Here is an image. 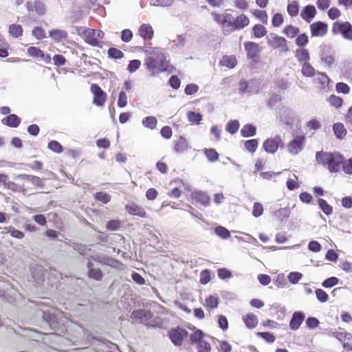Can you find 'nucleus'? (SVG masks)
<instances>
[{
  "label": "nucleus",
  "mask_w": 352,
  "mask_h": 352,
  "mask_svg": "<svg viewBox=\"0 0 352 352\" xmlns=\"http://www.w3.org/2000/svg\"><path fill=\"white\" fill-rule=\"evenodd\" d=\"M316 160L318 164L327 166L329 172L337 173L343 162V156L337 152L318 151L316 154Z\"/></svg>",
  "instance_id": "nucleus-1"
},
{
  "label": "nucleus",
  "mask_w": 352,
  "mask_h": 352,
  "mask_svg": "<svg viewBox=\"0 0 352 352\" xmlns=\"http://www.w3.org/2000/svg\"><path fill=\"white\" fill-rule=\"evenodd\" d=\"M40 309L42 311V318L46 325L52 330L60 331L63 329L64 317L62 311L54 309L47 310Z\"/></svg>",
  "instance_id": "nucleus-2"
},
{
  "label": "nucleus",
  "mask_w": 352,
  "mask_h": 352,
  "mask_svg": "<svg viewBox=\"0 0 352 352\" xmlns=\"http://www.w3.org/2000/svg\"><path fill=\"white\" fill-rule=\"evenodd\" d=\"M146 65L148 69L153 72H164L168 69V61L162 52L157 51L147 58Z\"/></svg>",
  "instance_id": "nucleus-3"
},
{
  "label": "nucleus",
  "mask_w": 352,
  "mask_h": 352,
  "mask_svg": "<svg viewBox=\"0 0 352 352\" xmlns=\"http://www.w3.org/2000/svg\"><path fill=\"white\" fill-rule=\"evenodd\" d=\"M331 31L333 34H340L344 39L352 41V25L349 21H336Z\"/></svg>",
  "instance_id": "nucleus-4"
},
{
  "label": "nucleus",
  "mask_w": 352,
  "mask_h": 352,
  "mask_svg": "<svg viewBox=\"0 0 352 352\" xmlns=\"http://www.w3.org/2000/svg\"><path fill=\"white\" fill-rule=\"evenodd\" d=\"M188 335V331L179 327L172 328L168 331V337L172 343L176 346H180Z\"/></svg>",
  "instance_id": "nucleus-5"
},
{
  "label": "nucleus",
  "mask_w": 352,
  "mask_h": 352,
  "mask_svg": "<svg viewBox=\"0 0 352 352\" xmlns=\"http://www.w3.org/2000/svg\"><path fill=\"white\" fill-rule=\"evenodd\" d=\"M267 44L273 49H280V52L287 53L289 51L287 45V40L282 36H278L275 34H270L267 37Z\"/></svg>",
  "instance_id": "nucleus-6"
},
{
  "label": "nucleus",
  "mask_w": 352,
  "mask_h": 352,
  "mask_svg": "<svg viewBox=\"0 0 352 352\" xmlns=\"http://www.w3.org/2000/svg\"><path fill=\"white\" fill-rule=\"evenodd\" d=\"M85 41L91 46H99V39L104 36V32L100 30L87 29L84 31Z\"/></svg>",
  "instance_id": "nucleus-7"
},
{
  "label": "nucleus",
  "mask_w": 352,
  "mask_h": 352,
  "mask_svg": "<svg viewBox=\"0 0 352 352\" xmlns=\"http://www.w3.org/2000/svg\"><path fill=\"white\" fill-rule=\"evenodd\" d=\"M305 138L303 135L296 136L287 144V151L292 155L298 154L304 148Z\"/></svg>",
  "instance_id": "nucleus-8"
},
{
  "label": "nucleus",
  "mask_w": 352,
  "mask_h": 352,
  "mask_svg": "<svg viewBox=\"0 0 352 352\" xmlns=\"http://www.w3.org/2000/svg\"><path fill=\"white\" fill-rule=\"evenodd\" d=\"M94 95L93 103L98 107L104 104L107 98V94L97 84H92L90 87Z\"/></svg>",
  "instance_id": "nucleus-9"
},
{
  "label": "nucleus",
  "mask_w": 352,
  "mask_h": 352,
  "mask_svg": "<svg viewBox=\"0 0 352 352\" xmlns=\"http://www.w3.org/2000/svg\"><path fill=\"white\" fill-rule=\"evenodd\" d=\"M282 144L283 142L280 136L276 135L274 138L265 140L263 144V148L265 152L274 154Z\"/></svg>",
  "instance_id": "nucleus-10"
},
{
  "label": "nucleus",
  "mask_w": 352,
  "mask_h": 352,
  "mask_svg": "<svg viewBox=\"0 0 352 352\" xmlns=\"http://www.w3.org/2000/svg\"><path fill=\"white\" fill-rule=\"evenodd\" d=\"M250 23L248 17L245 14H241L234 21L228 22V26L231 28L232 31L239 30L247 26Z\"/></svg>",
  "instance_id": "nucleus-11"
},
{
  "label": "nucleus",
  "mask_w": 352,
  "mask_h": 352,
  "mask_svg": "<svg viewBox=\"0 0 352 352\" xmlns=\"http://www.w3.org/2000/svg\"><path fill=\"white\" fill-rule=\"evenodd\" d=\"M91 258L95 260L92 256L87 258V276L90 278L94 279L97 281H100L102 279L103 273L99 268L94 267V264L91 261Z\"/></svg>",
  "instance_id": "nucleus-12"
},
{
  "label": "nucleus",
  "mask_w": 352,
  "mask_h": 352,
  "mask_svg": "<svg viewBox=\"0 0 352 352\" xmlns=\"http://www.w3.org/2000/svg\"><path fill=\"white\" fill-rule=\"evenodd\" d=\"M153 314L148 309H138L133 311L131 318L138 321L140 323L145 324L148 320L153 318Z\"/></svg>",
  "instance_id": "nucleus-13"
},
{
  "label": "nucleus",
  "mask_w": 352,
  "mask_h": 352,
  "mask_svg": "<svg viewBox=\"0 0 352 352\" xmlns=\"http://www.w3.org/2000/svg\"><path fill=\"white\" fill-rule=\"evenodd\" d=\"M318 77L315 78L314 82L320 90L327 92L329 90V82L331 79L326 73L317 72Z\"/></svg>",
  "instance_id": "nucleus-14"
},
{
  "label": "nucleus",
  "mask_w": 352,
  "mask_h": 352,
  "mask_svg": "<svg viewBox=\"0 0 352 352\" xmlns=\"http://www.w3.org/2000/svg\"><path fill=\"white\" fill-rule=\"evenodd\" d=\"M327 24L322 21L313 23L310 25L311 33L313 36H323L327 32Z\"/></svg>",
  "instance_id": "nucleus-15"
},
{
  "label": "nucleus",
  "mask_w": 352,
  "mask_h": 352,
  "mask_svg": "<svg viewBox=\"0 0 352 352\" xmlns=\"http://www.w3.org/2000/svg\"><path fill=\"white\" fill-rule=\"evenodd\" d=\"M244 48L247 54V58L254 59L260 53L259 45L256 43L248 41L244 43Z\"/></svg>",
  "instance_id": "nucleus-16"
},
{
  "label": "nucleus",
  "mask_w": 352,
  "mask_h": 352,
  "mask_svg": "<svg viewBox=\"0 0 352 352\" xmlns=\"http://www.w3.org/2000/svg\"><path fill=\"white\" fill-rule=\"evenodd\" d=\"M26 8L29 12H35L39 16L44 15L46 12L45 4L40 1H34V2H27Z\"/></svg>",
  "instance_id": "nucleus-17"
},
{
  "label": "nucleus",
  "mask_w": 352,
  "mask_h": 352,
  "mask_svg": "<svg viewBox=\"0 0 352 352\" xmlns=\"http://www.w3.org/2000/svg\"><path fill=\"white\" fill-rule=\"evenodd\" d=\"M329 49H327L325 46L320 54L322 63L327 68H331L335 64V57L333 54L329 52Z\"/></svg>",
  "instance_id": "nucleus-18"
},
{
  "label": "nucleus",
  "mask_w": 352,
  "mask_h": 352,
  "mask_svg": "<svg viewBox=\"0 0 352 352\" xmlns=\"http://www.w3.org/2000/svg\"><path fill=\"white\" fill-rule=\"evenodd\" d=\"M305 318V315L302 311H295L289 322V328L292 330H297L302 323Z\"/></svg>",
  "instance_id": "nucleus-19"
},
{
  "label": "nucleus",
  "mask_w": 352,
  "mask_h": 352,
  "mask_svg": "<svg viewBox=\"0 0 352 352\" xmlns=\"http://www.w3.org/2000/svg\"><path fill=\"white\" fill-rule=\"evenodd\" d=\"M316 10L314 6L307 5L303 8L300 12V16L307 23H310L316 14Z\"/></svg>",
  "instance_id": "nucleus-20"
},
{
  "label": "nucleus",
  "mask_w": 352,
  "mask_h": 352,
  "mask_svg": "<svg viewBox=\"0 0 352 352\" xmlns=\"http://www.w3.org/2000/svg\"><path fill=\"white\" fill-rule=\"evenodd\" d=\"M125 209L131 215H136L142 218L146 217V213L144 208L135 204L133 203L126 205Z\"/></svg>",
  "instance_id": "nucleus-21"
},
{
  "label": "nucleus",
  "mask_w": 352,
  "mask_h": 352,
  "mask_svg": "<svg viewBox=\"0 0 352 352\" xmlns=\"http://www.w3.org/2000/svg\"><path fill=\"white\" fill-rule=\"evenodd\" d=\"M16 179L21 181H28L31 182L34 186L38 187H43L44 186L43 180L40 177L35 175L21 174L17 175Z\"/></svg>",
  "instance_id": "nucleus-22"
},
{
  "label": "nucleus",
  "mask_w": 352,
  "mask_h": 352,
  "mask_svg": "<svg viewBox=\"0 0 352 352\" xmlns=\"http://www.w3.org/2000/svg\"><path fill=\"white\" fill-rule=\"evenodd\" d=\"M192 199L205 207L208 206L210 203V197L206 192L201 191L193 192Z\"/></svg>",
  "instance_id": "nucleus-23"
},
{
  "label": "nucleus",
  "mask_w": 352,
  "mask_h": 352,
  "mask_svg": "<svg viewBox=\"0 0 352 352\" xmlns=\"http://www.w3.org/2000/svg\"><path fill=\"white\" fill-rule=\"evenodd\" d=\"M188 148V143L186 139L180 136L177 140L174 141L173 151L177 153H182Z\"/></svg>",
  "instance_id": "nucleus-24"
},
{
  "label": "nucleus",
  "mask_w": 352,
  "mask_h": 352,
  "mask_svg": "<svg viewBox=\"0 0 352 352\" xmlns=\"http://www.w3.org/2000/svg\"><path fill=\"white\" fill-rule=\"evenodd\" d=\"M139 35L142 37L144 40H149L153 36V30L151 25L142 24L138 29Z\"/></svg>",
  "instance_id": "nucleus-25"
},
{
  "label": "nucleus",
  "mask_w": 352,
  "mask_h": 352,
  "mask_svg": "<svg viewBox=\"0 0 352 352\" xmlns=\"http://www.w3.org/2000/svg\"><path fill=\"white\" fill-rule=\"evenodd\" d=\"M1 122L10 127L16 128L21 123V119L16 114H10L1 120Z\"/></svg>",
  "instance_id": "nucleus-26"
},
{
  "label": "nucleus",
  "mask_w": 352,
  "mask_h": 352,
  "mask_svg": "<svg viewBox=\"0 0 352 352\" xmlns=\"http://www.w3.org/2000/svg\"><path fill=\"white\" fill-rule=\"evenodd\" d=\"M278 116L281 122L288 124L289 120L292 118L293 112L291 109L283 107L278 111Z\"/></svg>",
  "instance_id": "nucleus-27"
},
{
  "label": "nucleus",
  "mask_w": 352,
  "mask_h": 352,
  "mask_svg": "<svg viewBox=\"0 0 352 352\" xmlns=\"http://www.w3.org/2000/svg\"><path fill=\"white\" fill-rule=\"evenodd\" d=\"M333 131L338 139L342 140L346 135V129L341 122H336L333 125Z\"/></svg>",
  "instance_id": "nucleus-28"
},
{
  "label": "nucleus",
  "mask_w": 352,
  "mask_h": 352,
  "mask_svg": "<svg viewBox=\"0 0 352 352\" xmlns=\"http://www.w3.org/2000/svg\"><path fill=\"white\" fill-rule=\"evenodd\" d=\"M49 36L54 41L58 42L67 37V33L65 30L55 29L49 32Z\"/></svg>",
  "instance_id": "nucleus-29"
},
{
  "label": "nucleus",
  "mask_w": 352,
  "mask_h": 352,
  "mask_svg": "<svg viewBox=\"0 0 352 352\" xmlns=\"http://www.w3.org/2000/svg\"><path fill=\"white\" fill-rule=\"evenodd\" d=\"M295 56L298 61L301 63H307L310 59L309 51L305 48L297 49L295 52Z\"/></svg>",
  "instance_id": "nucleus-30"
},
{
  "label": "nucleus",
  "mask_w": 352,
  "mask_h": 352,
  "mask_svg": "<svg viewBox=\"0 0 352 352\" xmlns=\"http://www.w3.org/2000/svg\"><path fill=\"white\" fill-rule=\"evenodd\" d=\"M256 132V127L251 124H245L241 129V135L243 138L252 137L255 135Z\"/></svg>",
  "instance_id": "nucleus-31"
},
{
  "label": "nucleus",
  "mask_w": 352,
  "mask_h": 352,
  "mask_svg": "<svg viewBox=\"0 0 352 352\" xmlns=\"http://www.w3.org/2000/svg\"><path fill=\"white\" fill-rule=\"evenodd\" d=\"M243 319L248 329H253L258 324V318L254 314H248Z\"/></svg>",
  "instance_id": "nucleus-32"
},
{
  "label": "nucleus",
  "mask_w": 352,
  "mask_h": 352,
  "mask_svg": "<svg viewBox=\"0 0 352 352\" xmlns=\"http://www.w3.org/2000/svg\"><path fill=\"white\" fill-rule=\"evenodd\" d=\"M220 65L230 69L234 68L236 65V59L234 56H223L220 61Z\"/></svg>",
  "instance_id": "nucleus-33"
},
{
  "label": "nucleus",
  "mask_w": 352,
  "mask_h": 352,
  "mask_svg": "<svg viewBox=\"0 0 352 352\" xmlns=\"http://www.w3.org/2000/svg\"><path fill=\"white\" fill-rule=\"evenodd\" d=\"M302 74L306 77H313L317 74V72L314 67L309 63H304L302 66Z\"/></svg>",
  "instance_id": "nucleus-34"
},
{
  "label": "nucleus",
  "mask_w": 352,
  "mask_h": 352,
  "mask_svg": "<svg viewBox=\"0 0 352 352\" xmlns=\"http://www.w3.org/2000/svg\"><path fill=\"white\" fill-rule=\"evenodd\" d=\"M318 204L320 209L327 216H329L333 212V207L329 205L324 199L319 198L318 199Z\"/></svg>",
  "instance_id": "nucleus-35"
},
{
  "label": "nucleus",
  "mask_w": 352,
  "mask_h": 352,
  "mask_svg": "<svg viewBox=\"0 0 352 352\" xmlns=\"http://www.w3.org/2000/svg\"><path fill=\"white\" fill-rule=\"evenodd\" d=\"M69 245L72 246L76 251L79 253V254L82 256H86L87 254V252L91 251V249L87 248L86 245L75 243L72 241H69Z\"/></svg>",
  "instance_id": "nucleus-36"
},
{
  "label": "nucleus",
  "mask_w": 352,
  "mask_h": 352,
  "mask_svg": "<svg viewBox=\"0 0 352 352\" xmlns=\"http://www.w3.org/2000/svg\"><path fill=\"white\" fill-rule=\"evenodd\" d=\"M288 14L294 17L298 15L299 12V4L297 1L289 2L287 6Z\"/></svg>",
  "instance_id": "nucleus-37"
},
{
  "label": "nucleus",
  "mask_w": 352,
  "mask_h": 352,
  "mask_svg": "<svg viewBox=\"0 0 352 352\" xmlns=\"http://www.w3.org/2000/svg\"><path fill=\"white\" fill-rule=\"evenodd\" d=\"M204 153L210 162H214L219 160V153L214 148H205Z\"/></svg>",
  "instance_id": "nucleus-38"
},
{
  "label": "nucleus",
  "mask_w": 352,
  "mask_h": 352,
  "mask_svg": "<svg viewBox=\"0 0 352 352\" xmlns=\"http://www.w3.org/2000/svg\"><path fill=\"white\" fill-rule=\"evenodd\" d=\"M9 33L14 38H18L23 34L22 26L18 24H12L9 26Z\"/></svg>",
  "instance_id": "nucleus-39"
},
{
  "label": "nucleus",
  "mask_w": 352,
  "mask_h": 352,
  "mask_svg": "<svg viewBox=\"0 0 352 352\" xmlns=\"http://www.w3.org/2000/svg\"><path fill=\"white\" fill-rule=\"evenodd\" d=\"M283 32L287 37L294 38L299 34L300 29L297 27L289 25L284 28Z\"/></svg>",
  "instance_id": "nucleus-40"
},
{
  "label": "nucleus",
  "mask_w": 352,
  "mask_h": 352,
  "mask_svg": "<svg viewBox=\"0 0 352 352\" xmlns=\"http://www.w3.org/2000/svg\"><path fill=\"white\" fill-rule=\"evenodd\" d=\"M142 124L144 127L153 129L157 125V118L155 116H147L142 120Z\"/></svg>",
  "instance_id": "nucleus-41"
},
{
  "label": "nucleus",
  "mask_w": 352,
  "mask_h": 352,
  "mask_svg": "<svg viewBox=\"0 0 352 352\" xmlns=\"http://www.w3.org/2000/svg\"><path fill=\"white\" fill-rule=\"evenodd\" d=\"M239 122L236 120H230L226 124V130L230 134H235L239 129Z\"/></svg>",
  "instance_id": "nucleus-42"
},
{
  "label": "nucleus",
  "mask_w": 352,
  "mask_h": 352,
  "mask_svg": "<svg viewBox=\"0 0 352 352\" xmlns=\"http://www.w3.org/2000/svg\"><path fill=\"white\" fill-rule=\"evenodd\" d=\"M215 234L223 239H227L230 236V231L221 226H218L214 229Z\"/></svg>",
  "instance_id": "nucleus-43"
},
{
  "label": "nucleus",
  "mask_w": 352,
  "mask_h": 352,
  "mask_svg": "<svg viewBox=\"0 0 352 352\" xmlns=\"http://www.w3.org/2000/svg\"><path fill=\"white\" fill-rule=\"evenodd\" d=\"M205 336L204 332L200 330L197 329L195 331H194L190 335V340L191 344H195L199 343V342L201 341Z\"/></svg>",
  "instance_id": "nucleus-44"
},
{
  "label": "nucleus",
  "mask_w": 352,
  "mask_h": 352,
  "mask_svg": "<svg viewBox=\"0 0 352 352\" xmlns=\"http://www.w3.org/2000/svg\"><path fill=\"white\" fill-rule=\"evenodd\" d=\"M252 32L256 38H261L267 34L266 28L261 24H256L253 26Z\"/></svg>",
  "instance_id": "nucleus-45"
},
{
  "label": "nucleus",
  "mask_w": 352,
  "mask_h": 352,
  "mask_svg": "<svg viewBox=\"0 0 352 352\" xmlns=\"http://www.w3.org/2000/svg\"><path fill=\"white\" fill-rule=\"evenodd\" d=\"M274 215L281 221L289 218L290 215V210L288 208H283L275 211Z\"/></svg>",
  "instance_id": "nucleus-46"
},
{
  "label": "nucleus",
  "mask_w": 352,
  "mask_h": 352,
  "mask_svg": "<svg viewBox=\"0 0 352 352\" xmlns=\"http://www.w3.org/2000/svg\"><path fill=\"white\" fill-rule=\"evenodd\" d=\"M186 44L185 36L184 35H177V39L173 41V48H176L182 50Z\"/></svg>",
  "instance_id": "nucleus-47"
},
{
  "label": "nucleus",
  "mask_w": 352,
  "mask_h": 352,
  "mask_svg": "<svg viewBox=\"0 0 352 352\" xmlns=\"http://www.w3.org/2000/svg\"><path fill=\"white\" fill-rule=\"evenodd\" d=\"M32 34L38 40H42L47 37L45 30L40 26L34 28L32 30Z\"/></svg>",
  "instance_id": "nucleus-48"
},
{
  "label": "nucleus",
  "mask_w": 352,
  "mask_h": 352,
  "mask_svg": "<svg viewBox=\"0 0 352 352\" xmlns=\"http://www.w3.org/2000/svg\"><path fill=\"white\" fill-rule=\"evenodd\" d=\"M258 142L256 139H251L245 142V148L250 153H254L258 147Z\"/></svg>",
  "instance_id": "nucleus-49"
},
{
  "label": "nucleus",
  "mask_w": 352,
  "mask_h": 352,
  "mask_svg": "<svg viewBox=\"0 0 352 352\" xmlns=\"http://www.w3.org/2000/svg\"><path fill=\"white\" fill-rule=\"evenodd\" d=\"M108 55L113 59H120L124 57V53L116 47H110L108 50Z\"/></svg>",
  "instance_id": "nucleus-50"
},
{
  "label": "nucleus",
  "mask_w": 352,
  "mask_h": 352,
  "mask_svg": "<svg viewBox=\"0 0 352 352\" xmlns=\"http://www.w3.org/2000/svg\"><path fill=\"white\" fill-rule=\"evenodd\" d=\"M342 343L345 350L347 351H352V334L346 333Z\"/></svg>",
  "instance_id": "nucleus-51"
},
{
  "label": "nucleus",
  "mask_w": 352,
  "mask_h": 352,
  "mask_svg": "<svg viewBox=\"0 0 352 352\" xmlns=\"http://www.w3.org/2000/svg\"><path fill=\"white\" fill-rule=\"evenodd\" d=\"M206 305L210 309L217 308L219 305V298L214 296H210L206 298Z\"/></svg>",
  "instance_id": "nucleus-52"
},
{
  "label": "nucleus",
  "mask_w": 352,
  "mask_h": 352,
  "mask_svg": "<svg viewBox=\"0 0 352 352\" xmlns=\"http://www.w3.org/2000/svg\"><path fill=\"white\" fill-rule=\"evenodd\" d=\"M187 117L190 122L195 124H199L202 120V115L195 111H188Z\"/></svg>",
  "instance_id": "nucleus-53"
},
{
  "label": "nucleus",
  "mask_w": 352,
  "mask_h": 352,
  "mask_svg": "<svg viewBox=\"0 0 352 352\" xmlns=\"http://www.w3.org/2000/svg\"><path fill=\"white\" fill-rule=\"evenodd\" d=\"M48 148L54 153H60L63 152V148L62 145L56 140H52L48 143Z\"/></svg>",
  "instance_id": "nucleus-54"
},
{
  "label": "nucleus",
  "mask_w": 352,
  "mask_h": 352,
  "mask_svg": "<svg viewBox=\"0 0 352 352\" xmlns=\"http://www.w3.org/2000/svg\"><path fill=\"white\" fill-rule=\"evenodd\" d=\"M297 36H298L296 37V41H295L296 45L302 47L308 43L309 38H308V36L305 33H303V34H301L299 35L298 34Z\"/></svg>",
  "instance_id": "nucleus-55"
},
{
  "label": "nucleus",
  "mask_w": 352,
  "mask_h": 352,
  "mask_svg": "<svg viewBox=\"0 0 352 352\" xmlns=\"http://www.w3.org/2000/svg\"><path fill=\"white\" fill-rule=\"evenodd\" d=\"M94 197L96 200L107 204L111 200V196L104 192H98L95 194Z\"/></svg>",
  "instance_id": "nucleus-56"
},
{
  "label": "nucleus",
  "mask_w": 352,
  "mask_h": 352,
  "mask_svg": "<svg viewBox=\"0 0 352 352\" xmlns=\"http://www.w3.org/2000/svg\"><path fill=\"white\" fill-rule=\"evenodd\" d=\"M257 336L269 343H272L276 340L275 336L271 332H258Z\"/></svg>",
  "instance_id": "nucleus-57"
},
{
  "label": "nucleus",
  "mask_w": 352,
  "mask_h": 352,
  "mask_svg": "<svg viewBox=\"0 0 352 352\" xmlns=\"http://www.w3.org/2000/svg\"><path fill=\"white\" fill-rule=\"evenodd\" d=\"M328 101L331 106H333L336 108L342 107L343 103L342 99L340 97L336 96L335 95H331L329 96Z\"/></svg>",
  "instance_id": "nucleus-58"
},
{
  "label": "nucleus",
  "mask_w": 352,
  "mask_h": 352,
  "mask_svg": "<svg viewBox=\"0 0 352 352\" xmlns=\"http://www.w3.org/2000/svg\"><path fill=\"white\" fill-rule=\"evenodd\" d=\"M302 274L298 272H292L288 274V280L292 284H296L302 278Z\"/></svg>",
  "instance_id": "nucleus-59"
},
{
  "label": "nucleus",
  "mask_w": 352,
  "mask_h": 352,
  "mask_svg": "<svg viewBox=\"0 0 352 352\" xmlns=\"http://www.w3.org/2000/svg\"><path fill=\"white\" fill-rule=\"evenodd\" d=\"M339 282V279L335 276H332L325 279L322 283V287L325 288H331L335 285H336Z\"/></svg>",
  "instance_id": "nucleus-60"
},
{
  "label": "nucleus",
  "mask_w": 352,
  "mask_h": 352,
  "mask_svg": "<svg viewBox=\"0 0 352 352\" xmlns=\"http://www.w3.org/2000/svg\"><path fill=\"white\" fill-rule=\"evenodd\" d=\"M120 225H121L120 221L113 219V220H111L107 223L106 228L109 230L116 231L120 229Z\"/></svg>",
  "instance_id": "nucleus-61"
},
{
  "label": "nucleus",
  "mask_w": 352,
  "mask_h": 352,
  "mask_svg": "<svg viewBox=\"0 0 352 352\" xmlns=\"http://www.w3.org/2000/svg\"><path fill=\"white\" fill-rule=\"evenodd\" d=\"M141 65V61L138 59L132 60L129 61L127 67V69L130 73L136 72Z\"/></svg>",
  "instance_id": "nucleus-62"
},
{
  "label": "nucleus",
  "mask_w": 352,
  "mask_h": 352,
  "mask_svg": "<svg viewBox=\"0 0 352 352\" xmlns=\"http://www.w3.org/2000/svg\"><path fill=\"white\" fill-rule=\"evenodd\" d=\"M197 344L198 352H210L211 351L210 344L205 340H202L201 341L199 342V343H197Z\"/></svg>",
  "instance_id": "nucleus-63"
},
{
  "label": "nucleus",
  "mask_w": 352,
  "mask_h": 352,
  "mask_svg": "<svg viewBox=\"0 0 352 352\" xmlns=\"http://www.w3.org/2000/svg\"><path fill=\"white\" fill-rule=\"evenodd\" d=\"M343 171L349 175L352 174V158H350L346 161L343 160L342 163Z\"/></svg>",
  "instance_id": "nucleus-64"
}]
</instances>
